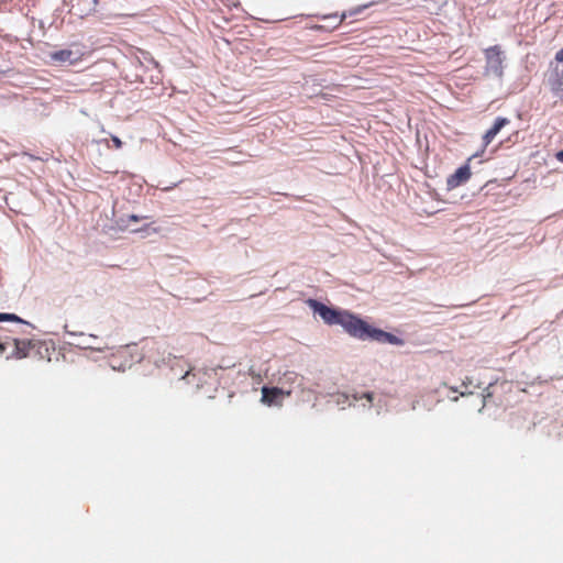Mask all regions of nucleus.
I'll return each instance as SVG.
<instances>
[{
	"instance_id": "7ed1b4c3",
	"label": "nucleus",
	"mask_w": 563,
	"mask_h": 563,
	"mask_svg": "<svg viewBox=\"0 0 563 563\" xmlns=\"http://www.w3.org/2000/svg\"><path fill=\"white\" fill-rule=\"evenodd\" d=\"M84 52L79 47L64 48L49 54V58L54 63L74 65L80 62Z\"/></svg>"
},
{
	"instance_id": "f8f14e48",
	"label": "nucleus",
	"mask_w": 563,
	"mask_h": 563,
	"mask_svg": "<svg viewBox=\"0 0 563 563\" xmlns=\"http://www.w3.org/2000/svg\"><path fill=\"white\" fill-rule=\"evenodd\" d=\"M346 19V14L343 13L340 19L338 20L336 24L334 25V27H338L342 24V22Z\"/></svg>"
},
{
	"instance_id": "20e7f679",
	"label": "nucleus",
	"mask_w": 563,
	"mask_h": 563,
	"mask_svg": "<svg viewBox=\"0 0 563 563\" xmlns=\"http://www.w3.org/2000/svg\"><path fill=\"white\" fill-rule=\"evenodd\" d=\"M486 70L500 77L503 75V52L495 45L485 51Z\"/></svg>"
},
{
	"instance_id": "f03ea898",
	"label": "nucleus",
	"mask_w": 563,
	"mask_h": 563,
	"mask_svg": "<svg viewBox=\"0 0 563 563\" xmlns=\"http://www.w3.org/2000/svg\"><path fill=\"white\" fill-rule=\"evenodd\" d=\"M42 350L48 352L45 342L40 340H20L11 336H0V355L9 358L42 356Z\"/></svg>"
},
{
	"instance_id": "1a4fd4ad",
	"label": "nucleus",
	"mask_w": 563,
	"mask_h": 563,
	"mask_svg": "<svg viewBox=\"0 0 563 563\" xmlns=\"http://www.w3.org/2000/svg\"><path fill=\"white\" fill-rule=\"evenodd\" d=\"M0 321H14L23 325H30L27 322L23 321L14 313H0Z\"/></svg>"
},
{
	"instance_id": "6e6552de",
	"label": "nucleus",
	"mask_w": 563,
	"mask_h": 563,
	"mask_svg": "<svg viewBox=\"0 0 563 563\" xmlns=\"http://www.w3.org/2000/svg\"><path fill=\"white\" fill-rule=\"evenodd\" d=\"M289 396L290 391H284L282 388L278 387H266L264 386L262 388V401L267 405H273L277 401V399L282 396Z\"/></svg>"
},
{
	"instance_id": "f3484780",
	"label": "nucleus",
	"mask_w": 563,
	"mask_h": 563,
	"mask_svg": "<svg viewBox=\"0 0 563 563\" xmlns=\"http://www.w3.org/2000/svg\"><path fill=\"white\" fill-rule=\"evenodd\" d=\"M366 398H367L368 400H372V395H371V394H366Z\"/></svg>"
},
{
	"instance_id": "0eeeda50",
	"label": "nucleus",
	"mask_w": 563,
	"mask_h": 563,
	"mask_svg": "<svg viewBox=\"0 0 563 563\" xmlns=\"http://www.w3.org/2000/svg\"><path fill=\"white\" fill-rule=\"evenodd\" d=\"M509 123L510 121L507 118H497L493 126L487 130L483 136L484 148L487 147L499 133V131Z\"/></svg>"
},
{
	"instance_id": "ddd939ff",
	"label": "nucleus",
	"mask_w": 563,
	"mask_h": 563,
	"mask_svg": "<svg viewBox=\"0 0 563 563\" xmlns=\"http://www.w3.org/2000/svg\"><path fill=\"white\" fill-rule=\"evenodd\" d=\"M555 157L559 162L563 163V150L558 152Z\"/></svg>"
},
{
	"instance_id": "39448f33",
	"label": "nucleus",
	"mask_w": 563,
	"mask_h": 563,
	"mask_svg": "<svg viewBox=\"0 0 563 563\" xmlns=\"http://www.w3.org/2000/svg\"><path fill=\"white\" fill-rule=\"evenodd\" d=\"M364 332H365L364 335L357 336V339H361V340L369 339L373 341L383 342V343L388 342L391 344H399L401 342L400 339H398L394 334L385 332L379 329L372 328L366 322H365V331Z\"/></svg>"
},
{
	"instance_id": "423d86ee",
	"label": "nucleus",
	"mask_w": 563,
	"mask_h": 563,
	"mask_svg": "<svg viewBox=\"0 0 563 563\" xmlns=\"http://www.w3.org/2000/svg\"><path fill=\"white\" fill-rule=\"evenodd\" d=\"M472 173L468 164L459 167L454 174L450 175L446 179L449 189H454L468 181Z\"/></svg>"
},
{
	"instance_id": "9d476101",
	"label": "nucleus",
	"mask_w": 563,
	"mask_h": 563,
	"mask_svg": "<svg viewBox=\"0 0 563 563\" xmlns=\"http://www.w3.org/2000/svg\"><path fill=\"white\" fill-rule=\"evenodd\" d=\"M112 142L115 148L122 147V141L118 136H112Z\"/></svg>"
},
{
	"instance_id": "4468645a",
	"label": "nucleus",
	"mask_w": 563,
	"mask_h": 563,
	"mask_svg": "<svg viewBox=\"0 0 563 563\" xmlns=\"http://www.w3.org/2000/svg\"><path fill=\"white\" fill-rule=\"evenodd\" d=\"M330 18H333V19H336L338 18V14L334 13V14H327V15H322L321 19L325 20V19H330Z\"/></svg>"
},
{
	"instance_id": "f257e3e1",
	"label": "nucleus",
	"mask_w": 563,
	"mask_h": 563,
	"mask_svg": "<svg viewBox=\"0 0 563 563\" xmlns=\"http://www.w3.org/2000/svg\"><path fill=\"white\" fill-rule=\"evenodd\" d=\"M307 305L313 310V312L318 313L327 324H340L354 338L364 335L365 321L356 316L344 310L330 308L316 299H308Z\"/></svg>"
},
{
	"instance_id": "dca6fc26",
	"label": "nucleus",
	"mask_w": 563,
	"mask_h": 563,
	"mask_svg": "<svg viewBox=\"0 0 563 563\" xmlns=\"http://www.w3.org/2000/svg\"><path fill=\"white\" fill-rule=\"evenodd\" d=\"M313 29H314V30H322V29H323V26H322V25H314V26H313Z\"/></svg>"
},
{
	"instance_id": "9b49d317",
	"label": "nucleus",
	"mask_w": 563,
	"mask_h": 563,
	"mask_svg": "<svg viewBox=\"0 0 563 563\" xmlns=\"http://www.w3.org/2000/svg\"><path fill=\"white\" fill-rule=\"evenodd\" d=\"M555 60L559 63H563V47L556 52L555 54Z\"/></svg>"
},
{
	"instance_id": "2eb2a0df",
	"label": "nucleus",
	"mask_w": 563,
	"mask_h": 563,
	"mask_svg": "<svg viewBox=\"0 0 563 563\" xmlns=\"http://www.w3.org/2000/svg\"><path fill=\"white\" fill-rule=\"evenodd\" d=\"M130 219H131L132 221H135V222H136V221H139V220H140V217H137V216H134V214H133V216H131V217H130Z\"/></svg>"
}]
</instances>
